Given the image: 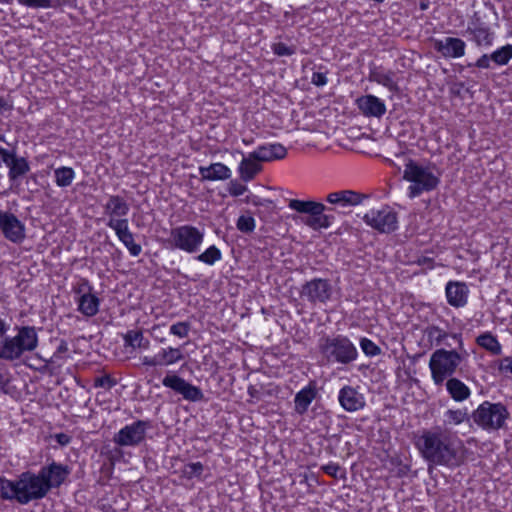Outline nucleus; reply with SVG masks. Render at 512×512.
<instances>
[{"label": "nucleus", "instance_id": "obj_17", "mask_svg": "<svg viewBox=\"0 0 512 512\" xmlns=\"http://www.w3.org/2000/svg\"><path fill=\"white\" fill-rule=\"evenodd\" d=\"M465 42L460 38L446 37L434 41V48L444 57L459 58L465 53Z\"/></svg>", "mask_w": 512, "mask_h": 512}, {"label": "nucleus", "instance_id": "obj_5", "mask_svg": "<svg viewBox=\"0 0 512 512\" xmlns=\"http://www.w3.org/2000/svg\"><path fill=\"white\" fill-rule=\"evenodd\" d=\"M403 178L411 182L409 186V197L414 198L425 191L435 189L440 180L428 167H423L413 160L405 164Z\"/></svg>", "mask_w": 512, "mask_h": 512}, {"label": "nucleus", "instance_id": "obj_43", "mask_svg": "<svg viewBox=\"0 0 512 512\" xmlns=\"http://www.w3.org/2000/svg\"><path fill=\"white\" fill-rule=\"evenodd\" d=\"M445 417H446L445 421L448 424L459 425V424L463 423L466 419H468V414H467L466 410H461V409L451 410L450 409L445 413Z\"/></svg>", "mask_w": 512, "mask_h": 512}, {"label": "nucleus", "instance_id": "obj_45", "mask_svg": "<svg viewBox=\"0 0 512 512\" xmlns=\"http://www.w3.org/2000/svg\"><path fill=\"white\" fill-rule=\"evenodd\" d=\"M360 347L367 356H376L381 353L380 347L368 338L361 339Z\"/></svg>", "mask_w": 512, "mask_h": 512}, {"label": "nucleus", "instance_id": "obj_36", "mask_svg": "<svg viewBox=\"0 0 512 512\" xmlns=\"http://www.w3.org/2000/svg\"><path fill=\"white\" fill-rule=\"evenodd\" d=\"M55 181L59 187H67L72 184L75 177L74 170L70 167H60L54 171Z\"/></svg>", "mask_w": 512, "mask_h": 512}, {"label": "nucleus", "instance_id": "obj_46", "mask_svg": "<svg viewBox=\"0 0 512 512\" xmlns=\"http://www.w3.org/2000/svg\"><path fill=\"white\" fill-rule=\"evenodd\" d=\"M190 330V324L188 322H177L170 327V333L185 338L188 336Z\"/></svg>", "mask_w": 512, "mask_h": 512}, {"label": "nucleus", "instance_id": "obj_19", "mask_svg": "<svg viewBox=\"0 0 512 512\" xmlns=\"http://www.w3.org/2000/svg\"><path fill=\"white\" fill-rule=\"evenodd\" d=\"M357 105L360 111L369 117L380 118L386 112V106L383 101L374 95H366L357 99Z\"/></svg>", "mask_w": 512, "mask_h": 512}, {"label": "nucleus", "instance_id": "obj_1", "mask_svg": "<svg viewBox=\"0 0 512 512\" xmlns=\"http://www.w3.org/2000/svg\"><path fill=\"white\" fill-rule=\"evenodd\" d=\"M415 445L420 455L432 466L458 467L462 457L455 445L454 436L450 430L440 426L424 430L417 438Z\"/></svg>", "mask_w": 512, "mask_h": 512}, {"label": "nucleus", "instance_id": "obj_29", "mask_svg": "<svg viewBox=\"0 0 512 512\" xmlns=\"http://www.w3.org/2000/svg\"><path fill=\"white\" fill-rule=\"evenodd\" d=\"M107 226L115 231L117 237L123 244L134 237L129 230L127 219H109Z\"/></svg>", "mask_w": 512, "mask_h": 512}, {"label": "nucleus", "instance_id": "obj_23", "mask_svg": "<svg viewBox=\"0 0 512 512\" xmlns=\"http://www.w3.org/2000/svg\"><path fill=\"white\" fill-rule=\"evenodd\" d=\"M199 173L203 180H227L231 177V170L223 163H213L208 167H200Z\"/></svg>", "mask_w": 512, "mask_h": 512}, {"label": "nucleus", "instance_id": "obj_52", "mask_svg": "<svg viewBox=\"0 0 512 512\" xmlns=\"http://www.w3.org/2000/svg\"><path fill=\"white\" fill-rule=\"evenodd\" d=\"M92 290L93 288L87 279H81L77 288H75V292L81 295L84 293H92Z\"/></svg>", "mask_w": 512, "mask_h": 512}, {"label": "nucleus", "instance_id": "obj_20", "mask_svg": "<svg viewBox=\"0 0 512 512\" xmlns=\"http://www.w3.org/2000/svg\"><path fill=\"white\" fill-rule=\"evenodd\" d=\"M446 298L448 303L456 308L463 307L467 303L468 288L465 283L448 282L446 285Z\"/></svg>", "mask_w": 512, "mask_h": 512}, {"label": "nucleus", "instance_id": "obj_53", "mask_svg": "<svg viewBox=\"0 0 512 512\" xmlns=\"http://www.w3.org/2000/svg\"><path fill=\"white\" fill-rule=\"evenodd\" d=\"M322 470H323L326 474H328V475H330V476H332V477L337 478V476H338V472L341 470V468H340V466H339L338 464H336V463H329V464H327V465H324V466L322 467Z\"/></svg>", "mask_w": 512, "mask_h": 512}, {"label": "nucleus", "instance_id": "obj_15", "mask_svg": "<svg viewBox=\"0 0 512 512\" xmlns=\"http://www.w3.org/2000/svg\"><path fill=\"white\" fill-rule=\"evenodd\" d=\"M340 406L347 412H355L365 407V397L356 388L346 385L338 394Z\"/></svg>", "mask_w": 512, "mask_h": 512}, {"label": "nucleus", "instance_id": "obj_38", "mask_svg": "<svg viewBox=\"0 0 512 512\" xmlns=\"http://www.w3.org/2000/svg\"><path fill=\"white\" fill-rule=\"evenodd\" d=\"M492 62L497 65H506L512 59V45H505L492 54H490Z\"/></svg>", "mask_w": 512, "mask_h": 512}, {"label": "nucleus", "instance_id": "obj_6", "mask_svg": "<svg viewBox=\"0 0 512 512\" xmlns=\"http://www.w3.org/2000/svg\"><path fill=\"white\" fill-rule=\"evenodd\" d=\"M509 416L510 413L504 404L484 401L473 411L471 418L482 429L495 431L505 426Z\"/></svg>", "mask_w": 512, "mask_h": 512}, {"label": "nucleus", "instance_id": "obj_14", "mask_svg": "<svg viewBox=\"0 0 512 512\" xmlns=\"http://www.w3.org/2000/svg\"><path fill=\"white\" fill-rule=\"evenodd\" d=\"M38 473L48 486L49 492L51 488L59 487L65 481L70 471L67 466L52 462L48 466L42 467Z\"/></svg>", "mask_w": 512, "mask_h": 512}, {"label": "nucleus", "instance_id": "obj_61", "mask_svg": "<svg viewBox=\"0 0 512 512\" xmlns=\"http://www.w3.org/2000/svg\"><path fill=\"white\" fill-rule=\"evenodd\" d=\"M452 337L457 341L459 349L462 350L463 348V341L461 334H453Z\"/></svg>", "mask_w": 512, "mask_h": 512}, {"label": "nucleus", "instance_id": "obj_58", "mask_svg": "<svg viewBox=\"0 0 512 512\" xmlns=\"http://www.w3.org/2000/svg\"><path fill=\"white\" fill-rule=\"evenodd\" d=\"M55 439L61 446H66L70 443L71 437L65 433H58L55 435Z\"/></svg>", "mask_w": 512, "mask_h": 512}, {"label": "nucleus", "instance_id": "obj_9", "mask_svg": "<svg viewBox=\"0 0 512 512\" xmlns=\"http://www.w3.org/2000/svg\"><path fill=\"white\" fill-rule=\"evenodd\" d=\"M367 225L381 233H390L397 228V214L389 206L372 209L363 216Z\"/></svg>", "mask_w": 512, "mask_h": 512}, {"label": "nucleus", "instance_id": "obj_60", "mask_svg": "<svg viewBox=\"0 0 512 512\" xmlns=\"http://www.w3.org/2000/svg\"><path fill=\"white\" fill-rule=\"evenodd\" d=\"M67 351V343L65 341H61L55 352L58 353L59 355H64L65 353H67Z\"/></svg>", "mask_w": 512, "mask_h": 512}, {"label": "nucleus", "instance_id": "obj_21", "mask_svg": "<svg viewBox=\"0 0 512 512\" xmlns=\"http://www.w3.org/2000/svg\"><path fill=\"white\" fill-rule=\"evenodd\" d=\"M365 195L357 193L352 190H341L337 192L329 193L326 197L327 202L334 205H340L342 207L346 206H356L362 203V200L365 198Z\"/></svg>", "mask_w": 512, "mask_h": 512}, {"label": "nucleus", "instance_id": "obj_28", "mask_svg": "<svg viewBox=\"0 0 512 512\" xmlns=\"http://www.w3.org/2000/svg\"><path fill=\"white\" fill-rule=\"evenodd\" d=\"M315 396L316 392L311 387H306L300 390L296 394L294 399L295 411L300 415L304 414L308 410V407L315 398Z\"/></svg>", "mask_w": 512, "mask_h": 512}, {"label": "nucleus", "instance_id": "obj_49", "mask_svg": "<svg viewBox=\"0 0 512 512\" xmlns=\"http://www.w3.org/2000/svg\"><path fill=\"white\" fill-rule=\"evenodd\" d=\"M486 27H489V25L483 21L480 12H475L470 22L468 23L467 31Z\"/></svg>", "mask_w": 512, "mask_h": 512}, {"label": "nucleus", "instance_id": "obj_37", "mask_svg": "<svg viewBox=\"0 0 512 512\" xmlns=\"http://www.w3.org/2000/svg\"><path fill=\"white\" fill-rule=\"evenodd\" d=\"M425 334L431 344L439 346L449 336L446 331L438 326L430 325L425 329Z\"/></svg>", "mask_w": 512, "mask_h": 512}, {"label": "nucleus", "instance_id": "obj_56", "mask_svg": "<svg viewBox=\"0 0 512 512\" xmlns=\"http://www.w3.org/2000/svg\"><path fill=\"white\" fill-rule=\"evenodd\" d=\"M490 55L484 54L482 55L475 63V66L482 69L490 68L491 62Z\"/></svg>", "mask_w": 512, "mask_h": 512}, {"label": "nucleus", "instance_id": "obj_18", "mask_svg": "<svg viewBox=\"0 0 512 512\" xmlns=\"http://www.w3.org/2000/svg\"><path fill=\"white\" fill-rule=\"evenodd\" d=\"M287 155V149L280 143L265 144L252 152V156L260 162L280 160Z\"/></svg>", "mask_w": 512, "mask_h": 512}, {"label": "nucleus", "instance_id": "obj_39", "mask_svg": "<svg viewBox=\"0 0 512 512\" xmlns=\"http://www.w3.org/2000/svg\"><path fill=\"white\" fill-rule=\"evenodd\" d=\"M221 258V251L215 245L210 246L203 253L197 256L198 261L203 262L207 265H213Z\"/></svg>", "mask_w": 512, "mask_h": 512}, {"label": "nucleus", "instance_id": "obj_50", "mask_svg": "<svg viewBox=\"0 0 512 512\" xmlns=\"http://www.w3.org/2000/svg\"><path fill=\"white\" fill-rule=\"evenodd\" d=\"M232 196H241L247 191V187L237 181H231L228 188Z\"/></svg>", "mask_w": 512, "mask_h": 512}, {"label": "nucleus", "instance_id": "obj_44", "mask_svg": "<svg viewBox=\"0 0 512 512\" xmlns=\"http://www.w3.org/2000/svg\"><path fill=\"white\" fill-rule=\"evenodd\" d=\"M236 226L243 233H251L255 229V219L252 216L241 215Z\"/></svg>", "mask_w": 512, "mask_h": 512}, {"label": "nucleus", "instance_id": "obj_51", "mask_svg": "<svg viewBox=\"0 0 512 512\" xmlns=\"http://www.w3.org/2000/svg\"><path fill=\"white\" fill-rule=\"evenodd\" d=\"M123 245L129 250L130 254L134 257L138 256L142 251L141 246L134 242V237L131 240L124 243Z\"/></svg>", "mask_w": 512, "mask_h": 512}, {"label": "nucleus", "instance_id": "obj_13", "mask_svg": "<svg viewBox=\"0 0 512 512\" xmlns=\"http://www.w3.org/2000/svg\"><path fill=\"white\" fill-rule=\"evenodd\" d=\"M0 229L11 242L19 243L25 238L23 223L12 213L0 211Z\"/></svg>", "mask_w": 512, "mask_h": 512}, {"label": "nucleus", "instance_id": "obj_48", "mask_svg": "<svg viewBox=\"0 0 512 512\" xmlns=\"http://www.w3.org/2000/svg\"><path fill=\"white\" fill-rule=\"evenodd\" d=\"M274 54L278 56H291L296 52L294 46H288L285 43L278 42L272 45Z\"/></svg>", "mask_w": 512, "mask_h": 512}, {"label": "nucleus", "instance_id": "obj_22", "mask_svg": "<svg viewBox=\"0 0 512 512\" xmlns=\"http://www.w3.org/2000/svg\"><path fill=\"white\" fill-rule=\"evenodd\" d=\"M261 170L260 161L252 156V152L243 157L238 167L240 178L245 182L251 181Z\"/></svg>", "mask_w": 512, "mask_h": 512}, {"label": "nucleus", "instance_id": "obj_42", "mask_svg": "<svg viewBox=\"0 0 512 512\" xmlns=\"http://www.w3.org/2000/svg\"><path fill=\"white\" fill-rule=\"evenodd\" d=\"M204 466L201 462H192L184 466L182 475L187 479L199 478L202 475Z\"/></svg>", "mask_w": 512, "mask_h": 512}, {"label": "nucleus", "instance_id": "obj_54", "mask_svg": "<svg viewBox=\"0 0 512 512\" xmlns=\"http://www.w3.org/2000/svg\"><path fill=\"white\" fill-rule=\"evenodd\" d=\"M311 81L314 85L320 87L324 86L327 83V78L325 74L320 72H314L311 78Z\"/></svg>", "mask_w": 512, "mask_h": 512}, {"label": "nucleus", "instance_id": "obj_40", "mask_svg": "<svg viewBox=\"0 0 512 512\" xmlns=\"http://www.w3.org/2000/svg\"><path fill=\"white\" fill-rule=\"evenodd\" d=\"M0 498L4 500H16L15 481L0 477Z\"/></svg>", "mask_w": 512, "mask_h": 512}, {"label": "nucleus", "instance_id": "obj_26", "mask_svg": "<svg viewBox=\"0 0 512 512\" xmlns=\"http://www.w3.org/2000/svg\"><path fill=\"white\" fill-rule=\"evenodd\" d=\"M289 208L299 213H305L309 215H318L320 211L331 210L324 204L315 201H303L298 199H292L289 202Z\"/></svg>", "mask_w": 512, "mask_h": 512}, {"label": "nucleus", "instance_id": "obj_47", "mask_svg": "<svg viewBox=\"0 0 512 512\" xmlns=\"http://www.w3.org/2000/svg\"><path fill=\"white\" fill-rule=\"evenodd\" d=\"M117 384L116 379L112 378L110 375L105 374L103 376L97 377L94 380V387L104 388L106 390H110Z\"/></svg>", "mask_w": 512, "mask_h": 512}, {"label": "nucleus", "instance_id": "obj_4", "mask_svg": "<svg viewBox=\"0 0 512 512\" xmlns=\"http://www.w3.org/2000/svg\"><path fill=\"white\" fill-rule=\"evenodd\" d=\"M319 349L323 357L331 363L347 365L358 356L355 345L348 337L342 335L321 339Z\"/></svg>", "mask_w": 512, "mask_h": 512}, {"label": "nucleus", "instance_id": "obj_25", "mask_svg": "<svg viewBox=\"0 0 512 512\" xmlns=\"http://www.w3.org/2000/svg\"><path fill=\"white\" fill-rule=\"evenodd\" d=\"M446 389L451 398L456 402H462L471 395L469 387L458 378L451 377L446 381Z\"/></svg>", "mask_w": 512, "mask_h": 512}, {"label": "nucleus", "instance_id": "obj_2", "mask_svg": "<svg viewBox=\"0 0 512 512\" xmlns=\"http://www.w3.org/2000/svg\"><path fill=\"white\" fill-rule=\"evenodd\" d=\"M16 334L7 333L0 341V359L19 360L23 354L34 351L38 346V334L34 326H15Z\"/></svg>", "mask_w": 512, "mask_h": 512}, {"label": "nucleus", "instance_id": "obj_62", "mask_svg": "<svg viewBox=\"0 0 512 512\" xmlns=\"http://www.w3.org/2000/svg\"><path fill=\"white\" fill-rule=\"evenodd\" d=\"M5 105H6V104H5V103H3V100H2V99H0V109L4 108V107H5Z\"/></svg>", "mask_w": 512, "mask_h": 512}, {"label": "nucleus", "instance_id": "obj_10", "mask_svg": "<svg viewBox=\"0 0 512 512\" xmlns=\"http://www.w3.org/2000/svg\"><path fill=\"white\" fill-rule=\"evenodd\" d=\"M300 296L313 304L326 303L332 296V285L328 279L314 278L302 286Z\"/></svg>", "mask_w": 512, "mask_h": 512}, {"label": "nucleus", "instance_id": "obj_11", "mask_svg": "<svg viewBox=\"0 0 512 512\" xmlns=\"http://www.w3.org/2000/svg\"><path fill=\"white\" fill-rule=\"evenodd\" d=\"M163 386L172 389L176 393L182 395L185 400L198 402L203 400L204 394L202 390L187 382L175 374H167L162 380Z\"/></svg>", "mask_w": 512, "mask_h": 512}, {"label": "nucleus", "instance_id": "obj_32", "mask_svg": "<svg viewBox=\"0 0 512 512\" xmlns=\"http://www.w3.org/2000/svg\"><path fill=\"white\" fill-rule=\"evenodd\" d=\"M477 344L494 355L501 354L502 347L491 333H484L477 337Z\"/></svg>", "mask_w": 512, "mask_h": 512}, {"label": "nucleus", "instance_id": "obj_35", "mask_svg": "<svg viewBox=\"0 0 512 512\" xmlns=\"http://www.w3.org/2000/svg\"><path fill=\"white\" fill-rule=\"evenodd\" d=\"M126 345L133 348L148 349L150 342L143 336L141 331H128L124 336Z\"/></svg>", "mask_w": 512, "mask_h": 512}, {"label": "nucleus", "instance_id": "obj_8", "mask_svg": "<svg viewBox=\"0 0 512 512\" xmlns=\"http://www.w3.org/2000/svg\"><path fill=\"white\" fill-rule=\"evenodd\" d=\"M204 240V233L192 225H182L172 228L169 243L173 248L189 254L199 251Z\"/></svg>", "mask_w": 512, "mask_h": 512}, {"label": "nucleus", "instance_id": "obj_16", "mask_svg": "<svg viewBox=\"0 0 512 512\" xmlns=\"http://www.w3.org/2000/svg\"><path fill=\"white\" fill-rule=\"evenodd\" d=\"M183 359L184 356L179 348L167 347L161 349L155 356H144L141 360L144 366L156 367L173 365Z\"/></svg>", "mask_w": 512, "mask_h": 512}, {"label": "nucleus", "instance_id": "obj_41", "mask_svg": "<svg viewBox=\"0 0 512 512\" xmlns=\"http://www.w3.org/2000/svg\"><path fill=\"white\" fill-rule=\"evenodd\" d=\"M65 0H18L21 5L30 8H49L61 5Z\"/></svg>", "mask_w": 512, "mask_h": 512}, {"label": "nucleus", "instance_id": "obj_30", "mask_svg": "<svg viewBox=\"0 0 512 512\" xmlns=\"http://www.w3.org/2000/svg\"><path fill=\"white\" fill-rule=\"evenodd\" d=\"M370 79L372 81L377 82L385 87H387L392 92L398 91V85L394 81V73L391 71L385 72L382 70L372 71L370 74Z\"/></svg>", "mask_w": 512, "mask_h": 512}, {"label": "nucleus", "instance_id": "obj_57", "mask_svg": "<svg viewBox=\"0 0 512 512\" xmlns=\"http://www.w3.org/2000/svg\"><path fill=\"white\" fill-rule=\"evenodd\" d=\"M0 157L7 166L16 158L14 154L2 147H0Z\"/></svg>", "mask_w": 512, "mask_h": 512}, {"label": "nucleus", "instance_id": "obj_34", "mask_svg": "<svg viewBox=\"0 0 512 512\" xmlns=\"http://www.w3.org/2000/svg\"><path fill=\"white\" fill-rule=\"evenodd\" d=\"M9 178L15 181L19 177L25 175L30 167L27 160L23 157H16L9 165Z\"/></svg>", "mask_w": 512, "mask_h": 512}, {"label": "nucleus", "instance_id": "obj_33", "mask_svg": "<svg viewBox=\"0 0 512 512\" xmlns=\"http://www.w3.org/2000/svg\"><path fill=\"white\" fill-rule=\"evenodd\" d=\"M467 33L472 36V40L478 46L492 45L494 33L491 31L490 27L474 29L472 31H467Z\"/></svg>", "mask_w": 512, "mask_h": 512}, {"label": "nucleus", "instance_id": "obj_55", "mask_svg": "<svg viewBox=\"0 0 512 512\" xmlns=\"http://www.w3.org/2000/svg\"><path fill=\"white\" fill-rule=\"evenodd\" d=\"M500 371L509 372L512 374V356L504 357L499 366Z\"/></svg>", "mask_w": 512, "mask_h": 512}, {"label": "nucleus", "instance_id": "obj_24", "mask_svg": "<svg viewBox=\"0 0 512 512\" xmlns=\"http://www.w3.org/2000/svg\"><path fill=\"white\" fill-rule=\"evenodd\" d=\"M129 212V205L127 202L118 195L109 197L104 206V213L109 216V219H118L117 217H124Z\"/></svg>", "mask_w": 512, "mask_h": 512}, {"label": "nucleus", "instance_id": "obj_12", "mask_svg": "<svg viewBox=\"0 0 512 512\" xmlns=\"http://www.w3.org/2000/svg\"><path fill=\"white\" fill-rule=\"evenodd\" d=\"M147 427V422L138 420L120 429L113 441L119 446H137L145 439Z\"/></svg>", "mask_w": 512, "mask_h": 512}, {"label": "nucleus", "instance_id": "obj_31", "mask_svg": "<svg viewBox=\"0 0 512 512\" xmlns=\"http://www.w3.org/2000/svg\"><path fill=\"white\" fill-rule=\"evenodd\" d=\"M334 221V216L331 214H325L324 211H320L318 215H310L309 218L305 220V224L314 230L318 229H326L330 227L332 222Z\"/></svg>", "mask_w": 512, "mask_h": 512}, {"label": "nucleus", "instance_id": "obj_3", "mask_svg": "<svg viewBox=\"0 0 512 512\" xmlns=\"http://www.w3.org/2000/svg\"><path fill=\"white\" fill-rule=\"evenodd\" d=\"M466 352L457 350H446L440 348L435 350L429 360L431 377L436 385H442L446 379L457 371V368L465 358Z\"/></svg>", "mask_w": 512, "mask_h": 512}, {"label": "nucleus", "instance_id": "obj_27", "mask_svg": "<svg viewBox=\"0 0 512 512\" xmlns=\"http://www.w3.org/2000/svg\"><path fill=\"white\" fill-rule=\"evenodd\" d=\"M100 300L93 293H84L78 300V310L87 317L96 315L99 311Z\"/></svg>", "mask_w": 512, "mask_h": 512}, {"label": "nucleus", "instance_id": "obj_59", "mask_svg": "<svg viewBox=\"0 0 512 512\" xmlns=\"http://www.w3.org/2000/svg\"><path fill=\"white\" fill-rule=\"evenodd\" d=\"M64 359L63 355H59L58 353L54 352L51 358L47 361L51 364H58L60 365V362Z\"/></svg>", "mask_w": 512, "mask_h": 512}, {"label": "nucleus", "instance_id": "obj_7", "mask_svg": "<svg viewBox=\"0 0 512 512\" xmlns=\"http://www.w3.org/2000/svg\"><path fill=\"white\" fill-rule=\"evenodd\" d=\"M16 501L26 505L31 501L40 500L48 494V486L39 473L23 472L15 481Z\"/></svg>", "mask_w": 512, "mask_h": 512}]
</instances>
